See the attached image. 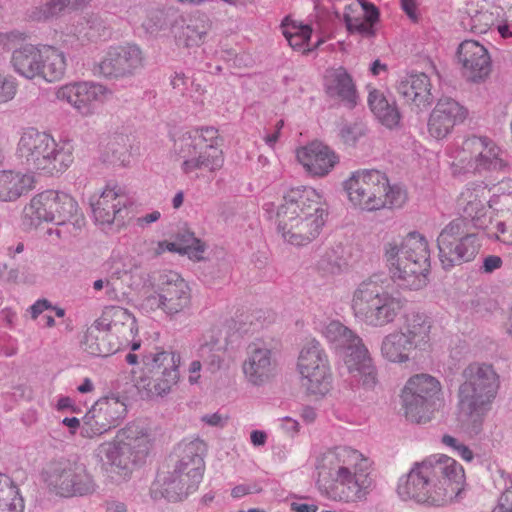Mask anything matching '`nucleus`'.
Wrapping results in <instances>:
<instances>
[{
    "label": "nucleus",
    "instance_id": "6ab92c4d",
    "mask_svg": "<svg viewBox=\"0 0 512 512\" xmlns=\"http://www.w3.org/2000/svg\"><path fill=\"white\" fill-rule=\"evenodd\" d=\"M127 413L125 401L116 395L98 399L83 417L81 435L86 438L100 436L117 427Z\"/></svg>",
    "mask_w": 512,
    "mask_h": 512
},
{
    "label": "nucleus",
    "instance_id": "c85d7f7f",
    "mask_svg": "<svg viewBox=\"0 0 512 512\" xmlns=\"http://www.w3.org/2000/svg\"><path fill=\"white\" fill-rule=\"evenodd\" d=\"M378 19V9L367 0H352L344 8V21L351 33L372 36Z\"/></svg>",
    "mask_w": 512,
    "mask_h": 512
},
{
    "label": "nucleus",
    "instance_id": "20e7f679",
    "mask_svg": "<svg viewBox=\"0 0 512 512\" xmlns=\"http://www.w3.org/2000/svg\"><path fill=\"white\" fill-rule=\"evenodd\" d=\"M349 203L360 211L376 212L402 207L407 192L399 184L391 183L386 173L377 169H358L343 182Z\"/></svg>",
    "mask_w": 512,
    "mask_h": 512
},
{
    "label": "nucleus",
    "instance_id": "c756f323",
    "mask_svg": "<svg viewBox=\"0 0 512 512\" xmlns=\"http://www.w3.org/2000/svg\"><path fill=\"white\" fill-rule=\"evenodd\" d=\"M38 65V80L49 84L59 82L66 75L68 66L67 55L55 45L40 43Z\"/></svg>",
    "mask_w": 512,
    "mask_h": 512
},
{
    "label": "nucleus",
    "instance_id": "7c9ffc66",
    "mask_svg": "<svg viewBox=\"0 0 512 512\" xmlns=\"http://www.w3.org/2000/svg\"><path fill=\"white\" fill-rule=\"evenodd\" d=\"M135 386L147 398L168 394L180 379V371L134 372Z\"/></svg>",
    "mask_w": 512,
    "mask_h": 512
},
{
    "label": "nucleus",
    "instance_id": "0eeeda50",
    "mask_svg": "<svg viewBox=\"0 0 512 512\" xmlns=\"http://www.w3.org/2000/svg\"><path fill=\"white\" fill-rule=\"evenodd\" d=\"M429 256L427 239L416 231L401 239H392L383 246V257L392 277L410 289L423 284Z\"/></svg>",
    "mask_w": 512,
    "mask_h": 512
},
{
    "label": "nucleus",
    "instance_id": "864d4df0",
    "mask_svg": "<svg viewBox=\"0 0 512 512\" xmlns=\"http://www.w3.org/2000/svg\"><path fill=\"white\" fill-rule=\"evenodd\" d=\"M153 245V242H149L143 238H137L132 242L133 251H137L138 256L147 255L156 257L166 252L165 245H162V241L157 242L155 246Z\"/></svg>",
    "mask_w": 512,
    "mask_h": 512
},
{
    "label": "nucleus",
    "instance_id": "f3484780",
    "mask_svg": "<svg viewBox=\"0 0 512 512\" xmlns=\"http://www.w3.org/2000/svg\"><path fill=\"white\" fill-rule=\"evenodd\" d=\"M297 370L301 376L302 386L309 394L324 396L330 391L329 359L317 340H307L302 346L298 356Z\"/></svg>",
    "mask_w": 512,
    "mask_h": 512
},
{
    "label": "nucleus",
    "instance_id": "1a4fd4ad",
    "mask_svg": "<svg viewBox=\"0 0 512 512\" xmlns=\"http://www.w3.org/2000/svg\"><path fill=\"white\" fill-rule=\"evenodd\" d=\"M153 445L151 431L143 423L132 422L120 429L114 440L99 446V455L105 456L112 470L123 476L144 461Z\"/></svg>",
    "mask_w": 512,
    "mask_h": 512
},
{
    "label": "nucleus",
    "instance_id": "6e6552de",
    "mask_svg": "<svg viewBox=\"0 0 512 512\" xmlns=\"http://www.w3.org/2000/svg\"><path fill=\"white\" fill-rule=\"evenodd\" d=\"M44 222L71 224V232L77 234L85 225V218L71 195L48 189L34 195L24 207L22 215V223L26 228H35Z\"/></svg>",
    "mask_w": 512,
    "mask_h": 512
},
{
    "label": "nucleus",
    "instance_id": "13d9d810",
    "mask_svg": "<svg viewBox=\"0 0 512 512\" xmlns=\"http://www.w3.org/2000/svg\"><path fill=\"white\" fill-rule=\"evenodd\" d=\"M496 240L511 245L512 244V216H509L505 221L500 222L496 226V231L493 233Z\"/></svg>",
    "mask_w": 512,
    "mask_h": 512
},
{
    "label": "nucleus",
    "instance_id": "393cba45",
    "mask_svg": "<svg viewBox=\"0 0 512 512\" xmlns=\"http://www.w3.org/2000/svg\"><path fill=\"white\" fill-rule=\"evenodd\" d=\"M278 363L270 348L263 343L253 342L246 350L241 369L245 380L254 386L270 382L277 373Z\"/></svg>",
    "mask_w": 512,
    "mask_h": 512
},
{
    "label": "nucleus",
    "instance_id": "9b49d317",
    "mask_svg": "<svg viewBox=\"0 0 512 512\" xmlns=\"http://www.w3.org/2000/svg\"><path fill=\"white\" fill-rule=\"evenodd\" d=\"M350 307L358 321L371 327H384L395 321L403 308V302L376 281L369 279L355 288Z\"/></svg>",
    "mask_w": 512,
    "mask_h": 512
},
{
    "label": "nucleus",
    "instance_id": "79ce46f5",
    "mask_svg": "<svg viewBox=\"0 0 512 512\" xmlns=\"http://www.w3.org/2000/svg\"><path fill=\"white\" fill-rule=\"evenodd\" d=\"M225 344L226 341L222 337L221 329L213 327L202 336V343L198 350L199 357L211 367L219 368L223 360Z\"/></svg>",
    "mask_w": 512,
    "mask_h": 512
},
{
    "label": "nucleus",
    "instance_id": "bb28decb",
    "mask_svg": "<svg viewBox=\"0 0 512 512\" xmlns=\"http://www.w3.org/2000/svg\"><path fill=\"white\" fill-rule=\"evenodd\" d=\"M463 76L471 81L485 79L491 71V58L484 45L475 40L463 41L457 49Z\"/></svg>",
    "mask_w": 512,
    "mask_h": 512
},
{
    "label": "nucleus",
    "instance_id": "a211bd4d",
    "mask_svg": "<svg viewBox=\"0 0 512 512\" xmlns=\"http://www.w3.org/2000/svg\"><path fill=\"white\" fill-rule=\"evenodd\" d=\"M45 481L52 492L67 498L89 495L96 488L86 467L70 461L52 465L47 471Z\"/></svg>",
    "mask_w": 512,
    "mask_h": 512
},
{
    "label": "nucleus",
    "instance_id": "4d7b16f0",
    "mask_svg": "<svg viewBox=\"0 0 512 512\" xmlns=\"http://www.w3.org/2000/svg\"><path fill=\"white\" fill-rule=\"evenodd\" d=\"M442 442L446 446L452 448L464 461L471 462L474 459L472 450L468 446L460 443L456 438L450 435H444L442 437Z\"/></svg>",
    "mask_w": 512,
    "mask_h": 512
},
{
    "label": "nucleus",
    "instance_id": "3c124183",
    "mask_svg": "<svg viewBox=\"0 0 512 512\" xmlns=\"http://www.w3.org/2000/svg\"><path fill=\"white\" fill-rule=\"evenodd\" d=\"M205 244L193 235L183 236L181 239V254L187 255L189 259L200 261L204 259Z\"/></svg>",
    "mask_w": 512,
    "mask_h": 512
},
{
    "label": "nucleus",
    "instance_id": "052dcab7",
    "mask_svg": "<svg viewBox=\"0 0 512 512\" xmlns=\"http://www.w3.org/2000/svg\"><path fill=\"white\" fill-rule=\"evenodd\" d=\"M49 309H52V306L47 300H38L30 307L31 317L36 319L41 313Z\"/></svg>",
    "mask_w": 512,
    "mask_h": 512
},
{
    "label": "nucleus",
    "instance_id": "a878e982",
    "mask_svg": "<svg viewBox=\"0 0 512 512\" xmlns=\"http://www.w3.org/2000/svg\"><path fill=\"white\" fill-rule=\"evenodd\" d=\"M296 159L311 177L323 178L338 165L339 155L322 141L314 140L296 149Z\"/></svg>",
    "mask_w": 512,
    "mask_h": 512
},
{
    "label": "nucleus",
    "instance_id": "6e6d98bb",
    "mask_svg": "<svg viewBox=\"0 0 512 512\" xmlns=\"http://www.w3.org/2000/svg\"><path fill=\"white\" fill-rule=\"evenodd\" d=\"M166 25V15L162 10H152L147 13L142 22L145 30L151 34L159 32Z\"/></svg>",
    "mask_w": 512,
    "mask_h": 512
},
{
    "label": "nucleus",
    "instance_id": "4468645a",
    "mask_svg": "<svg viewBox=\"0 0 512 512\" xmlns=\"http://www.w3.org/2000/svg\"><path fill=\"white\" fill-rule=\"evenodd\" d=\"M453 174L482 173L506 167L503 152L491 139L472 136L449 149Z\"/></svg>",
    "mask_w": 512,
    "mask_h": 512
},
{
    "label": "nucleus",
    "instance_id": "cd10ccee",
    "mask_svg": "<svg viewBox=\"0 0 512 512\" xmlns=\"http://www.w3.org/2000/svg\"><path fill=\"white\" fill-rule=\"evenodd\" d=\"M490 202V191L485 185L471 184L457 198V209L462 213V219L470 218L477 227L483 228L492 208Z\"/></svg>",
    "mask_w": 512,
    "mask_h": 512
},
{
    "label": "nucleus",
    "instance_id": "f257e3e1",
    "mask_svg": "<svg viewBox=\"0 0 512 512\" xmlns=\"http://www.w3.org/2000/svg\"><path fill=\"white\" fill-rule=\"evenodd\" d=\"M465 470L454 458L434 455L415 463L400 479L397 493L403 500H414L431 507L451 503L463 491Z\"/></svg>",
    "mask_w": 512,
    "mask_h": 512
},
{
    "label": "nucleus",
    "instance_id": "9d476101",
    "mask_svg": "<svg viewBox=\"0 0 512 512\" xmlns=\"http://www.w3.org/2000/svg\"><path fill=\"white\" fill-rule=\"evenodd\" d=\"M463 378L458 391L460 410L480 426L496 397L499 376L492 365L475 362L464 369Z\"/></svg>",
    "mask_w": 512,
    "mask_h": 512
},
{
    "label": "nucleus",
    "instance_id": "37998d69",
    "mask_svg": "<svg viewBox=\"0 0 512 512\" xmlns=\"http://www.w3.org/2000/svg\"><path fill=\"white\" fill-rule=\"evenodd\" d=\"M181 356L178 352L156 348L142 358V367L138 372L179 371Z\"/></svg>",
    "mask_w": 512,
    "mask_h": 512
},
{
    "label": "nucleus",
    "instance_id": "603ef678",
    "mask_svg": "<svg viewBox=\"0 0 512 512\" xmlns=\"http://www.w3.org/2000/svg\"><path fill=\"white\" fill-rule=\"evenodd\" d=\"M18 92V81L15 77L0 71V104L15 98Z\"/></svg>",
    "mask_w": 512,
    "mask_h": 512
},
{
    "label": "nucleus",
    "instance_id": "f8f14e48",
    "mask_svg": "<svg viewBox=\"0 0 512 512\" xmlns=\"http://www.w3.org/2000/svg\"><path fill=\"white\" fill-rule=\"evenodd\" d=\"M322 334L332 347L343 351L344 363L352 377L364 388H373L377 373L362 339L339 321L329 322Z\"/></svg>",
    "mask_w": 512,
    "mask_h": 512
},
{
    "label": "nucleus",
    "instance_id": "dca6fc26",
    "mask_svg": "<svg viewBox=\"0 0 512 512\" xmlns=\"http://www.w3.org/2000/svg\"><path fill=\"white\" fill-rule=\"evenodd\" d=\"M439 258L444 269L474 259L480 244L467 220L457 218L447 224L437 239Z\"/></svg>",
    "mask_w": 512,
    "mask_h": 512
},
{
    "label": "nucleus",
    "instance_id": "ea45409f",
    "mask_svg": "<svg viewBox=\"0 0 512 512\" xmlns=\"http://www.w3.org/2000/svg\"><path fill=\"white\" fill-rule=\"evenodd\" d=\"M34 187L33 177L12 170L0 171V201L12 202Z\"/></svg>",
    "mask_w": 512,
    "mask_h": 512
},
{
    "label": "nucleus",
    "instance_id": "a18cd8bd",
    "mask_svg": "<svg viewBox=\"0 0 512 512\" xmlns=\"http://www.w3.org/2000/svg\"><path fill=\"white\" fill-rule=\"evenodd\" d=\"M24 499L17 484L0 473V512H23Z\"/></svg>",
    "mask_w": 512,
    "mask_h": 512
},
{
    "label": "nucleus",
    "instance_id": "f704fd0d",
    "mask_svg": "<svg viewBox=\"0 0 512 512\" xmlns=\"http://www.w3.org/2000/svg\"><path fill=\"white\" fill-rule=\"evenodd\" d=\"M419 353L422 351L399 330L386 335L381 344L382 356L392 363H406L415 359Z\"/></svg>",
    "mask_w": 512,
    "mask_h": 512
},
{
    "label": "nucleus",
    "instance_id": "423d86ee",
    "mask_svg": "<svg viewBox=\"0 0 512 512\" xmlns=\"http://www.w3.org/2000/svg\"><path fill=\"white\" fill-rule=\"evenodd\" d=\"M74 151L71 140L57 142L49 134L30 128L21 134L16 155L27 170L54 175L63 173L73 164Z\"/></svg>",
    "mask_w": 512,
    "mask_h": 512
},
{
    "label": "nucleus",
    "instance_id": "c9c22d12",
    "mask_svg": "<svg viewBox=\"0 0 512 512\" xmlns=\"http://www.w3.org/2000/svg\"><path fill=\"white\" fill-rule=\"evenodd\" d=\"M324 87L331 96L354 106L357 100V93L350 74L343 67L330 68L324 76Z\"/></svg>",
    "mask_w": 512,
    "mask_h": 512
},
{
    "label": "nucleus",
    "instance_id": "5701e85b",
    "mask_svg": "<svg viewBox=\"0 0 512 512\" xmlns=\"http://www.w3.org/2000/svg\"><path fill=\"white\" fill-rule=\"evenodd\" d=\"M145 65V55L136 45L127 43L111 46L98 64L99 72L105 77L122 78L134 75Z\"/></svg>",
    "mask_w": 512,
    "mask_h": 512
},
{
    "label": "nucleus",
    "instance_id": "e2e57ef3",
    "mask_svg": "<svg viewBox=\"0 0 512 512\" xmlns=\"http://www.w3.org/2000/svg\"><path fill=\"white\" fill-rule=\"evenodd\" d=\"M201 362L199 360H194L191 362L188 372V380L191 384H196L200 379V371H201Z\"/></svg>",
    "mask_w": 512,
    "mask_h": 512
},
{
    "label": "nucleus",
    "instance_id": "2eb2a0df",
    "mask_svg": "<svg viewBox=\"0 0 512 512\" xmlns=\"http://www.w3.org/2000/svg\"><path fill=\"white\" fill-rule=\"evenodd\" d=\"M191 301L188 282L174 271H165L159 275L153 293L142 300L141 308L146 312L162 310L167 315H175L188 309Z\"/></svg>",
    "mask_w": 512,
    "mask_h": 512
},
{
    "label": "nucleus",
    "instance_id": "8fccbe9b",
    "mask_svg": "<svg viewBox=\"0 0 512 512\" xmlns=\"http://www.w3.org/2000/svg\"><path fill=\"white\" fill-rule=\"evenodd\" d=\"M338 136L345 147H356L365 138L366 129L360 123L345 124L339 129Z\"/></svg>",
    "mask_w": 512,
    "mask_h": 512
},
{
    "label": "nucleus",
    "instance_id": "680f3d73",
    "mask_svg": "<svg viewBox=\"0 0 512 512\" xmlns=\"http://www.w3.org/2000/svg\"><path fill=\"white\" fill-rule=\"evenodd\" d=\"M400 1H401V7L404 10V12L407 14V16L411 20L416 21L418 18L416 0H400Z\"/></svg>",
    "mask_w": 512,
    "mask_h": 512
},
{
    "label": "nucleus",
    "instance_id": "2f4dec72",
    "mask_svg": "<svg viewBox=\"0 0 512 512\" xmlns=\"http://www.w3.org/2000/svg\"><path fill=\"white\" fill-rule=\"evenodd\" d=\"M432 319L424 312L411 311L405 314L399 331L422 352L430 348Z\"/></svg>",
    "mask_w": 512,
    "mask_h": 512
},
{
    "label": "nucleus",
    "instance_id": "774afa93",
    "mask_svg": "<svg viewBox=\"0 0 512 512\" xmlns=\"http://www.w3.org/2000/svg\"><path fill=\"white\" fill-rule=\"evenodd\" d=\"M290 509L293 512H317L318 506L314 504L292 502L290 504Z\"/></svg>",
    "mask_w": 512,
    "mask_h": 512
},
{
    "label": "nucleus",
    "instance_id": "72a5a7b5",
    "mask_svg": "<svg viewBox=\"0 0 512 512\" xmlns=\"http://www.w3.org/2000/svg\"><path fill=\"white\" fill-rule=\"evenodd\" d=\"M40 43H25L15 48L10 57L12 70L21 78L29 81L38 80Z\"/></svg>",
    "mask_w": 512,
    "mask_h": 512
},
{
    "label": "nucleus",
    "instance_id": "ddd939ff",
    "mask_svg": "<svg viewBox=\"0 0 512 512\" xmlns=\"http://www.w3.org/2000/svg\"><path fill=\"white\" fill-rule=\"evenodd\" d=\"M400 398L405 418L417 424L430 422L444 404L440 381L425 373L411 376Z\"/></svg>",
    "mask_w": 512,
    "mask_h": 512
},
{
    "label": "nucleus",
    "instance_id": "4be33fe9",
    "mask_svg": "<svg viewBox=\"0 0 512 512\" xmlns=\"http://www.w3.org/2000/svg\"><path fill=\"white\" fill-rule=\"evenodd\" d=\"M96 320L111 340L119 342V350L128 347L139 349L140 343L134 341L138 333L137 321L128 309L116 305L106 306Z\"/></svg>",
    "mask_w": 512,
    "mask_h": 512
},
{
    "label": "nucleus",
    "instance_id": "4c0bfd02",
    "mask_svg": "<svg viewBox=\"0 0 512 512\" xmlns=\"http://www.w3.org/2000/svg\"><path fill=\"white\" fill-rule=\"evenodd\" d=\"M124 207L122 191L116 185H107L98 199L92 203L93 215L101 224H112Z\"/></svg>",
    "mask_w": 512,
    "mask_h": 512
},
{
    "label": "nucleus",
    "instance_id": "e433bc0d",
    "mask_svg": "<svg viewBox=\"0 0 512 512\" xmlns=\"http://www.w3.org/2000/svg\"><path fill=\"white\" fill-rule=\"evenodd\" d=\"M139 257L137 251H133L132 243L113 250L110 258L104 264L105 271L109 276L106 287L112 286L111 280H119L136 270L140 265Z\"/></svg>",
    "mask_w": 512,
    "mask_h": 512
},
{
    "label": "nucleus",
    "instance_id": "39448f33",
    "mask_svg": "<svg viewBox=\"0 0 512 512\" xmlns=\"http://www.w3.org/2000/svg\"><path fill=\"white\" fill-rule=\"evenodd\" d=\"M223 138L215 127L194 128L180 135L173 145L184 175H214L225 163Z\"/></svg>",
    "mask_w": 512,
    "mask_h": 512
},
{
    "label": "nucleus",
    "instance_id": "58836bf2",
    "mask_svg": "<svg viewBox=\"0 0 512 512\" xmlns=\"http://www.w3.org/2000/svg\"><path fill=\"white\" fill-rule=\"evenodd\" d=\"M281 31L289 46L302 54H308L320 45V41L311 43L312 27L290 16L283 19Z\"/></svg>",
    "mask_w": 512,
    "mask_h": 512
},
{
    "label": "nucleus",
    "instance_id": "aec40b11",
    "mask_svg": "<svg viewBox=\"0 0 512 512\" xmlns=\"http://www.w3.org/2000/svg\"><path fill=\"white\" fill-rule=\"evenodd\" d=\"M55 97L65 102L83 116L93 115L98 106L112 97V91L106 86L92 82H70L55 90Z\"/></svg>",
    "mask_w": 512,
    "mask_h": 512
},
{
    "label": "nucleus",
    "instance_id": "bf43d9fd",
    "mask_svg": "<svg viewBox=\"0 0 512 512\" xmlns=\"http://www.w3.org/2000/svg\"><path fill=\"white\" fill-rule=\"evenodd\" d=\"M261 491H262L261 486L256 482L243 483V484L236 485L235 487L232 488L231 496L233 498L238 499V498H242L249 494L259 493Z\"/></svg>",
    "mask_w": 512,
    "mask_h": 512
},
{
    "label": "nucleus",
    "instance_id": "09e8293b",
    "mask_svg": "<svg viewBox=\"0 0 512 512\" xmlns=\"http://www.w3.org/2000/svg\"><path fill=\"white\" fill-rule=\"evenodd\" d=\"M128 156L124 145H120L117 138L108 140L101 144V159L105 163L113 165H127Z\"/></svg>",
    "mask_w": 512,
    "mask_h": 512
},
{
    "label": "nucleus",
    "instance_id": "412c9836",
    "mask_svg": "<svg viewBox=\"0 0 512 512\" xmlns=\"http://www.w3.org/2000/svg\"><path fill=\"white\" fill-rule=\"evenodd\" d=\"M201 446L200 442H191L185 446L184 455L172 478L164 483V496L168 500L182 499V496L187 494L189 482H197L201 479L204 471L203 457L199 453Z\"/></svg>",
    "mask_w": 512,
    "mask_h": 512
},
{
    "label": "nucleus",
    "instance_id": "0e129e2a",
    "mask_svg": "<svg viewBox=\"0 0 512 512\" xmlns=\"http://www.w3.org/2000/svg\"><path fill=\"white\" fill-rule=\"evenodd\" d=\"M160 217H161V214L159 211H153L151 213H148L146 215L138 217L136 220V223L140 227H145L151 223L158 221L160 219Z\"/></svg>",
    "mask_w": 512,
    "mask_h": 512
},
{
    "label": "nucleus",
    "instance_id": "7ed1b4c3",
    "mask_svg": "<svg viewBox=\"0 0 512 512\" xmlns=\"http://www.w3.org/2000/svg\"><path fill=\"white\" fill-rule=\"evenodd\" d=\"M325 200L311 186L289 189L276 213L277 232L284 242L305 246L316 239L325 223Z\"/></svg>",
    "mask_w": 512,
    "mask_h": 512
},
{
    "label": "nucleus",
    "instance_id": "b1692460",
    "mask_svg": "<svg viewBox=\"0 0 512 512\" xmlns=\"http://www.w3.org/2000/svg\"><path fill=\"white\" fill-rule=\"evenodd\" d=\"M468 117V110L458 101L445 97L437 101L427 120V133L437 141L448 138L454 128Z\"/></svg>",
    "mask_w": 512,
    "mask_h": 512
},
{
    "label": "nucleus",
    "instance_id": "5fc2aeb1",
    "mask_svg": "<svg viewBox=\"0 0 512 512\" xmlns=\"http://www.w3.org/2000/svg\"><path fill=\"white\" fill-rule=\"evenodd\" d=\"M342 267L343 262L335 259L332 252H327L317 263L318 272L324 277L339 274Z\"/></svg>",
    "mask_w": 512,
    "mask_h": 512
},
{
    "label": "nucleus",
    "instance_id": "c03bdc74",
    "mask_svg": "<svg viewBox=\"0 0 512 512\" xmlns=\"http://www.w3.org/2000/svg\"><path fill=\"white\" fill-rule=\"evenodd\" d=\"M368 104L377 119L387 128H396L400 123V113L395 103H389L383 93L373 90L369 93Z\"/></svg>",
    "mask_w": 512,
    "mask_h": 512
},
{
    "label": "nucleus",
    "instance_id": "de8ad7c7",
    "mask_svg": "<svg viewBox=\"0 0 512 512\" xmlns=\"http://www.w3.org/2000/svg\"><path fill=\"white\" fill-rule=\"evenodd\" d=\"M89 0H45L39 11L34 15L36 20H47L64 11L66 8L76 10L84 5Z\"/></svg>",
    "mask_w": 512,
    "mask_h": 512
},
{
    "label": "nucleus",
    "instance_id": "338daca9",
    "mask_svg": "<svg viewBox=\"0 0 512 512\" xmlns=\"http://www.w3.org/2000/svg\"><path fill=\"white\" fill-rule=\"evenodd\" d=\"M173 89L182 90L187 84V77L184 73L175 72L170 78Z\"/></svg>",
    "mask_w": 512,
    "mask_h": 512
},
{
    "label": "nucleus",
    "instance_id": "a19ab883",
    "mask_svg": "<svg viewBox=\"0 0 512 512\" xmlns=\"http://www.w3.org/2000/svg\"><path fill=\"white\" fill-rule=\"evenodd\" d=\"M81 347L83 351L92 356L105 357L119 351V342L111 340L110 336L95 320L84 333Z\"/></svg>",
    "mask_w": 512,
    "mask_h": 512
},
{
    "label": "nucleus",
    "instance_id": "473e14b6",
    "mask_svg": "<svg viewBox=\"0 0 512 512\" xmlns=\"http://www.w3.org/2000/svg\"><path fill=\"white\" fill-rule=\"evenodd\" d=\"M431 81L424 73L411 74L402 80L398 91L404 100L418 108H426L432 103Z\"/></svg>",
    "mask_w": 512,
    "mask_h": 512
},
{
    "label": "nucleus",
    "instance_id": "49530a36",
    "mask_svg": "<svg viewBox=\"0 0 512 512\" xmlns=\"http://www.w3.org/2000/svg\"><path fill=\"white\" fill-rule=\"evenodd\" d=\"M207 28L203 22H191L175 33V39L179 46L186 48L198 47L204 42Z\"/></svg>",
    "mask_w": 512,
    "mask_h": 512
},
{
    "label": "nucleus",
    "instance_id": "69168bd1",
    "mask_svg": "<svg viewBox=\"0 0 512 512\" xmlns=\"http://www.w3.org/2000/svg\"><path fill=\"white\" fill-rule=\"evenodd\" d=\"M502 265V259L499 256L491 255L484 260V270L486 272H492Z\"/></svg>",
    "mask_w": 512,
    "mask_h": 512
},
{
    "label": "nucleus",
    "instance_id": "f03ea898",
    "mask_svg": "<svg viewBox=\"0 0 512 512\" xmlns=\"http://www.w3.org/2000/svg\"><path fill=\"white\" fill-rule=\"evenodd\" d=\"M371 462L360 450L338 445L316 459L318 484L332 500L350 503L363 500L372 486Z\"/></svg>",
    "mask_w": 512,
    "mask_h": 512
}]
</instances>
